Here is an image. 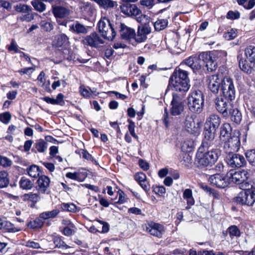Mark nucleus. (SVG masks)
Returning <instances> with one entry per match:
<instances>
[{"mask_svg": "<svg viewBox=\"0 0 255 255\" xmlns=\"http://www.w3.org/2000/svg\"><path fill=\"white\" fill-rule=\"evenodd\" d=\"M41 28L46 31H51L53 28V24L50 21L43 20L40 23Z\"/></svg>", "mask_w": 255, "mask_h": 255, "instance_id": "52", "label": "nucleus"}, {"mask_svg": "<svg viewBox=\"0 0 255 255\" xmlns=\"http://www.w3.org/2000/svg\"><path fill=\"white\" fill-rule=\"evenodd\" d=\"M236 108L234 107L233 104L232 103V101L228 104L226 107L224 109L223 112L222 113V115L223 118L226 119L229 118L230 115L232 113V111L235 109Z\"/></svg>", "mask_w": 255, "mask_h": 255, "instance_id": "44", "label": "nucleus"}, {"mask_svg": "<svg viewBox=\"0 0 255 255\" xmlns=\"http://www.w3.org/2000/svg\"><path fill=\"white\" fill-rule=\"evenodd\" d=\"M121 11L128 16H136L140 15V10L134 4L123 3L120 5Z\"/></svg>", "mask_w": 255, "mask_h": 255, "instance_id": "17", "label": "nucleus"}, {"mask_svg": "<svg viewBox=\"0 0 255 255\" xmlns=\"http://www.w3.org/2000/svg\"><path fill=\"white\" fill-rule=\"evenodd\" d=\"M204 101L203 94L201 91H193L188 98V107L189 110L193 113H201L204 105Z\"/></svg>", "mask_w": 255, "mask_h": 255, "instance_id": "3", "label": "nucleus"}, {"mask_svg": "<svg viewBox=\"0 0 255 255\" xmlns=\"http://www.w3.org/2000/svg\"><path fill=\"white\" fill-rule=\"evenodd\" d=\"M186 71L179 69L174 72L169 79L168 88L180 93L188 91L190 85Z\"/></svg>", "mask_w": 255, "mask_h": 255, "instance_id": "1", "label": "nucleus"}, {"mask_svg": "<svg viewBox=\"0 0 255 255\" xmlns=\"http://www.w3.org/2000/svg\"><path fill=\"white\" fill-rule=\"evenodd\" d=\"M82 155L83 158L91 161L96 165H98V162L96 159H95V158L93 157L87 150H83L82 151Z\"/></svg>", "mask_w": 255, "mask_h": 255, "instance_id": "53", "label": "nucleus"}, {"mask_svg": "<svg viewBox=\"0 0 255 255\" xmlns=\"http://www.w3.org/2000/svg\"><path fill=\"white\" fill-rule=\"evenodd\" d=\"M11 163V161L8 158L0 155V165L3 167L10 166Z\"/></svg>", "mask_w": 255, "mask_h": 255, "instance_id": "59", "label": "nucleus"}, {"mask_svg": "<svg viewBox=\"0 0 255 255\" xmlns=\"http://www.w3.org/2000/svg\"><path fill=\"white\" fill-rule=\"evenodd\" d=\"M63 98L64 95L62 93H59L57 95L55 99L51 98L49 97H45L42 98V100L48 104H51L52 105H63L64 104Z\"/></svg>", "mask_w": 255, "mask_h": 255, "instance_id": "27", "label": "nucleus"}, {"mask_svg": "<svg viewBox=\"0 0 255 255\" xmlns=\"http://www.w3.org/2000/svg\"><path fill=\"white\" fill-rule=\"evenodd\" d=\"M11 119V116L8 112L0 114V121L4 124H7L9 123Z\"/></svg>", "mask_w": 255, "mask_h": 255, "instance_id": "57", "label": "nucleus"}, {"mask_svg": "<svg viewBox=\"0 0 255 255\" xmlns=\"http://www.w3.org/2000/svg\"><path fill=\"white\" fill-rule=\"evenodd\" d=\"M150 32V29L146 26L139 27L137 34L135 33L133 38L137 43L143 42L147 39L146 35Z\"/></svg>", "mask_w": 255, "mask_h": 255, "instance_id": "21", "label": "nucleus"}, {"mask_svg": "<svg viewBox=\"0 0 255 255\" xmlns=\"http://www.w3.org/2000/svg\"><path fill=\"white\" fill-rule=\"evenodd\" d=\"M193 142L191 140L184 141L182 145V149L185 151H190L193 147Z\"/></svg>", "mask_w": 255, "mask_h": 255, "instance_id": "61", "label": "nucleus"}, {"mask_svg": "<svg viewBox=\"0 0 255 255\" xmlns=\"http://www.w3.org/2000/svg\"><path fill=\"white\" fill-rule=\"evenodd\" d=\"M211 184L218 188H225L229 184L227 175L215 174L210 176L208 179Z\"/></svg>", "mask_w": 255, "mask_h": 255, "instance_id": "16", "label": "nucleus"}, {"mask_svg": "<svg viewBox=\"0 0 255 255\" xmlns=\"http://www.w3.org/2000/svg\"><path fill=\"white\" fill-rule=\"evenodd\" d=\"M183 197L186 200L187 204V208L189 209L191 206L194 204L195 201L192 196V191L191 189H185L183 192Z\"/></svg>", "mask_w": 255, "mask_h": 255, "instance_id": "29", "label": "nucleus"}, {"mask_svg": "<svg viewBox=\"0 0 255 255\" xmlns=\"http://www.w3.org/2000/svg\"><path fill=\"white\" fill-rule=\"evenodd\" d=\"M246 156L249 163L255 166V149L248 150L246 153Z\"/></svg>", "mask_w": 255, "mask_h": 255, "instance_id": "47", "label": "nucleus"}, {"mask_svg": "<svg viewBox=\"0 0 255 255\" xmlns=\"http://www.w3.org/2000/svg\"><path fill=\"white\" fill-rule=\"evenodd\" d=\"M172 96L173 98L171 102L170 113L172 116H174L180 115L184 109L183 97L181 95L175 93L173 94Z\"/></svg>", "mask_w": 255, "mask_h": 255, "instance_id": "9", "label": "nucleus"}, {"mask_svg": "<svg viewBox=\"0 0 255 255\" xmlns=\"http://www.w3.org/2000/svg\"><path fill=\"white\" fill-rule=\"evenodd\" d=\"M14 7L15 9L17 11L20 12L26 13L28 12L30 9L29 7L27 5L22 4H17L16 6H15Z\"/></svg>", "mask_w": 255, "mask_h": 255, "instance_id": "58", "label": "nucleus"}, {"mask_svg": "<svg viewBox=\"0 0 255 255\" xmlns=\"http://www.w3.org/2000/svg\"><path fill=\"white\" fill-rule=\"evenodd\" d=\"M70 29L77 33H85L87 32V29L84 25L76 22L70 26Z\"/></svg>", "mask_w": 255, "mask_h": 255, "instance_id": "41", "label": "nucleus"}, {"mask_svg": "<svg viewBox=\"0 0 255 255\" xmlns=\"http://www.w3.org/2000/svg\"><path fill=\"white\" fill-rule=\"evenodd\" d=\"M210 53L211 54L213 58L216 59V61L218 59L220 60L226 57L227 56V52L225 51H215Z\"/></svg>", "mask_w": 255, "mask_h": 255, "instance_id": "49", "label": "nucleus"}, {"mask_svg": "<svg viewBox=\"0 0 255 255\" xmlns=\"http://www.w3.org/2000/svg\"><path fill=\"white\" fill-rule=\"evenodd\" d=\"M62 208L63 209L70 212H75L76 210V206L73 203H65L63 204Z\"/></svg>", "mask_w": 255, "mask_h": 255, "instance_id": "62", "label": "nucleus"}, {"mask_svg": "<svg viewBox=\"0 0 255 255\" xmlns=\"http://www.w3.org/2000/svg\"><path fill=\"white\" fill-rule=\"evenodd\" d=\"M3 229L8 232L15 233L19 231V229L15 227L10 222L4 220Z\"/></svg>", "mask_w": 255, "mask_h": 255, "instance_id": "45", "label": "nucleus"}, {"mask_svg": "<svg viewBox=\"0 0 255 255\" xmlns=\"http://www.w3.org/2000/svg\"><path fill=\"white\" fill-rule=\"evenodd\" d=\"M203 147H200L196 154L198 166L200 167H210L217 160L218 156L215 151L204 152Z\"/></svg>", "mask_w": 255, "mask_h": 255, "instance_id": "2", "label": "nucleus"}, {"mask_svg": "<svg viewBox=\"0 0 255 255\" xmlns=\"http://www.w3.org/2000/svg\"><path fill=\"white\" fill-rule=\"evenodd\" d=\"M199 60L203 61V64L205 65L207 70L209 72L215 70L217 68V63L216 59L213 58L210 52H204L200 54Z\"/></svg>", "mask_w": 255, "mask_h": 255, "instance_id": "14", "label": "nucleus"}, {"mask_svg": "<svg viewBox=\"0 0 255 255\" xmlns=\"http://www.w3.org/2000/svg\"><path fill=\"white\" fill-rule=\"evenodd\" d=\"M240 16V13L238 11H229L227 14L228 19H238Z\"/></svg>", "mask_w": 255, "mask_h": 255, "instance_id": "60", "label": "nucleus"}, {"mask_svg": "<svg viewBox=\"0 0 255 255\" xmlns=\"http://www.w3.org/2000/svg\"><path fill=\"white\" fill-rule=\"evenodd\" d=\"M34 146L37 151L40 153L46 152L48 147L47 142L41 139L37 140Z\"/></svg>", "mask_w": 255, "mask_h": 255, "instance_id": "31", "label": "nucleus"}, {"mask_svg": "<svg viewBox=\"0 0 255 255\" xmlns=\"http://www.w3.org/2000/svg\"><path fill=\"white\" fill-rule=\"evenodd\" d=\"M140 3L141 5L148 8H151L154 4L153 0H142L140 1Z\"/></svg>", "mask_w": 255, "mask_h": 255, "instance_id": "63", "label": "nucleus"}, {"mask_svg": "<svg viewBox=\"0 0 255 255\" xmlns=\"http://www.w3.org/2000/svg\"><path fill=\"white\" fill-rule=\"evenodd\" d=\"M50 178L45 175L40 176L37 181V186L36 189L39 194L48 193L49 187Z\"/></svg>", "mask_w": 255, "mask_h": 255, "instance_id": "19", "label": "nucleus"}, {"mask_svg": "<svg viewBox=\"0 0 255 255\" xmlns=\"http://www.w3.org/2000/svg\"><path fill=\"white\" fill-rule=\"evenodd\" d=\"M45 74L44 72L41 71L39 74L37 80L38 81V85L43 87L45 82Z\"/></svg>", "mask_w": 255, "mask_h": 255, "instance_id": "64", "label": "nucleus"}, {"mask_svg": "<svg viewBox=\"0 0 255 255\" xmlns=\"http://www.w3.org/2000/svg\"><path fill=\"white\" fill-rule=\"evenodd\" d=\"M182 126L184 130L190 134H197L200 131L202 122L196 116L188 114L182 122Z\"/></svg>", "mask_w": 255, "mask_h": 255, "instance_id": "4", "label": "nucleus"}, {"mask_svg": "<svg viewBox=\"0 0 255 255\" xmlns=\"http://www.w3.org/2000/svg\"><path fill=\"white\" fill-rule=\"evenodd\" d=\"M31 4L34 8L39 11H43L45 9L46 5L42 0H33Z\"/></svg>", "mask_w": 255, "mask_h": 255, "instance_id": "46", "label": "nucleus"}, {"mask_svg": "<svg viewBox=\"0 0 255 255\" xmlns=\"http://www.w3.org/2000/svg\"><path fill=\"white\" fill-rule=\"evenodd\" d=\"M228 232L231 238L233 237H239L241 234L240 231L236 226L230 227L228 229Z\"/></svg>", "mask_w": 255, "mask_h": 255, "instance_id": "50", "label": "nucleus"}, {"mask_svg": "<svg viewBox=\"0 0 255 255\" xmlns=\"http://www.w3.org/2000/svg\"><path fill=\"white\" fill-rule=\"evenodd\" d=\"M59 213V211L57 209H55L51 211H47L43 212L40 214V217L44 220L48 219L51 218H54Z\"/></svg>", "mask_w": 255, "mask_h": 255, "instance_id": "42", "label": "nucleus"}, {"mask_svg": "<svg viewBox=\"0 0 255 255\" xmlns=\"http://www.w3.org/2000/svg\"><path fill=\"white\" fill-rule=\"evenodd\" d=\"M237 36V31L235 29H231L224 34V37L228 40L235 38Z\"/></svg>", "mask_w": 255, "mask_h": 255, "instance_id": "48", "label": "nucleus"}, {"mask_svg": "<svg viewBox=\"0 0 255 255\" xmlns=\"http://www.w3.org/2000/svg\"><path fill=\"white\" fill-rule=\"evenodd\" d=\"M225 97L230 100H233L235 97V89L232 79L225 77L222 79L221 89Z\"/></svg>", "mask_w": 255, "mask_h": 255, "instance_id": "8", "label": "nucleus"}, {"mask_svg": "<svg viewBox=\"0 0 255 255\" xmlns=\"http://www.w3.org/2000/svg\"><path fill=\"white\" fill-rule=\"evenodd\" d=\"M199 60L195 57L190 56L185 60L184 64L193 70H199L201 68V65L198 63Z\"/></svg>", "mask_w": 255, "mask_h": 255, "instance_id": "28", "label": "nucleus"}, {"mask_svg": "<svg viewBox=\"0 0 255 255\" xmlns=\"http://www.w3.org/2000/svg\"><path fill=\"white\" fill-rule=\"evenodd\" d=\"M227 164L232 168H239L246 164V160L242 155L237 153H227Z\"/></svg>", "mask_w": 255, "mask_h": 255, "instance_id": "12", "label": "nucleus"}, {"mask_svg": "<svg viewBox=\"0 0 255 255\" xmlns=\"http://www.w3.org/2000/svg\"><path fill=\"white\" fill-rule=\"evenodd\" d=\"M221 120L217 115H211L206 120L205 127L211 128L213 130H216L219 127Z\"/></svg>", "mask_w": 255, "mask_h": 255, "instance_id": "24", "label": "nucleus"}, {"mask_svg": "<svg viewBox=\"0 0 255 255\" xmlns=\"http://www.w3.org/2000/svg\"><path fill=\"white\" fill-rule=\"evenodd\" d=\"M231 127L229 124L226 123L223 124L221 128L220 131V138L221 139L225 141V139H223V138H225L226 136L228 137L229 135L231 134Z\"/></svg>", "mask_w": 255, "mask_h": 255, "instance_id": "32", "label": "nucleus"}, {"mask_svg": "<svg viewBox=\"0 0 255 255\" xmlns=\"http://www.w3.org/2000/svg\"><path fill=\"white\" fill-rule=\"evenodd\" d=\"M216 130L211 128L205 127L204 132L205 140L209 141H212L214 139Z\"/></svg>", "mask_w": 255, "mask_h": 255, "instance_id": "37", "label": "nucleus"}, {"mask_svg": "<svg viewBox=\"0 0 255 255\" xmlns=\"http://www.w3.org/2000/svg\"><path fill=\"white\" fill-rule=\"evenodd\" d=\"M168 24V21L165 19H158L154 23V27L156 31L165 29Z\"/></svg>", "mask_w": 255, "mask_h": 255, "instance_id": "35", "label": "nucleus"}, {"mask_svg": "<svg viewBox=\"0 0 255 255\" xmlns=\"http://www.w3.org/2000/svg\"><path fill=\"white\" fill-rule=\"evenodd\" d=\"M82 42L84 44L92 47L98 48L104 44V40L96 33H92L85 37Z\"/></svg>", "mask_w": 255, "mask_h": 255, "instance_id": "15", "label": "nucleus"}, {"mask_svg": "<svg viewBox=\"0 0 255 255\" xmlns=\"http://www.w3.org/2000/svg\"><path fill=\"white\" fill-rule=\"evenodd\" d=\"M239 204L252 206L255 202V190L248 188L240 192L234 198Z\"/></svg>", "mask_w": 255, "mask_h": 255, "instance_id": "6", "label": "nucleus"}, {"mask_svg": "<svg viewBox=\"0 0 255 255\" xmlns=\"http://www.w3.org/2000/svg\"><path fill=\"white\" fill-rule=\"evenodd\" d=\"M120 33L123 39L130 40L135 36V31L133 29L127 26L123 23L120 25Z\"/></svg>", "mask_w": 255, "mask_h": 255, "instance_id": "22", "label": "nucleus"}, {"mask_svg": "<svg viewBox=\"0 0 255 255\" xmlns=\"http://www.w3.org/2000/svg\"><path fill=\"white\" fill-rule=\"evenodd\" d=\"M223 78L218 74L208 76L206 82L209 90L214 94H217L221 89Z\"/></svg>", "mask_w": 255, "mask_h": 255, "instance_id": "10", "label": "nucleus"}, {"mask_svg": "<svg viewBox=\"0 0 255 255\" xmlns=\"http://www.w3.org/2000/svg\"><path fill=\"white\" fill-rule=\"evenodd\" d=\"M241 146V133L235 130L227 140H225L223 149L226 153L237 152Z\"/></svg>", "mask_w": 255, "mask_h": 255, "instance_id": "5", "label": "nucleus"}, {"mask_svg": "<svg viewBox=\"0 0 255 255\" xmlns=\"http://www.w3.org/2000/svg\"><path fill=\"white\" fill-rule=\"evenodd\" d=\"M229 183L241 184L245 182L249 177V173L247 171L243 170L242 171H230L227 174Z\"/></svg>", "mask_w": 255, "mask_h": 255, "instance_id": "13", "label": "nucleus"}, {"mask_svg": "<svg viewBox=\"0 0 255 255\" xmlns=\"http://www.w3.org/2000/svg\"><path fill=\"white\" fill-rule=\"evenodd\" d=\"M27 172L28 175L33 178L37 177L40 173L39 167L35 165H32L27 168Z\"/></svg>", "mask_w": 255, "mask_h": 255, "instance_id": "38", "label": "nucleus"}, {"mask_svg": "<svg viewBox=\"0 0 255 255\" xmlns=\"http://www.w3.org/2000/svg\"><path fill=\"white\" fill-rule=\"evenodd\" d=\"M99 32L105 38L112 40L116 36V32L109 19L104 17L98 22Z\"/></svg>", "mask_w": 255, "mask_h": 255, "instance_id": "7", "label": "nucleus"}, {"mask_svg": "<svg viewBox=\"0 0 255 255\" xmlns=\"http://www.w3.org/2000/svg\"><path fill=\"white\" fill-rule=\"evenodd\" d=\"M128 122L129 123L128 128L130 134L136 139H138V136L135 134L134 131L135 124L130 120H128Z\"/></svg>", "mask_w": 255, "mask_h": 255, "instance_id": "55", "label": "nucleus"}, {"mask_svg": "<svg viewBox=\"0 0 255 255\" xmlns=\"http://www.w3.org/2000/svg\"><path fill=\"white\" fill-rule=\"evenodd\" d=\"M245 55L247 59L255 67V46L250 45L245 49Z\"/></svg>", "mask_w": 255, "mask_h": 255, "instance_id": "26", "label": "nucleus"}, {"mask_svg": "<svg viewBox=\"0 0 255 255\" xmlns=\"http://www.w3.org/2000/svg\"><path fill=\"white\" fill-rule=\"evenodd\" d=\"M146 230L150 235L159 238L162 237V235L165 232L164 228L162 225L154 222L148 224Z\"/></svg>", "mask_w": 255, "mask_h": 255, "instance_id": "18", "label": "nucleus"}, {"mask_svg": "<svg viewBox=\"0 0 255 255\" xmlns=\"http://www.w3.org/2000/svg\"><path fill=\"white\" fill-rule=\"evenodd\" d=\"M43 225V222L39 218H36L28 224V227L32 229H37L41 228Z\"/></svg>", "mask_w": 255, "mask_h": 255, "instance_id": "43", "label": "nucleus"}, {"mask_svg": "<svg viewBox=\"0 0 255 255\" xmlns=\"http://www.w3.org/2000/svg\"><path fill=\"white\" fill-rule=\"evenodd\" d=\"M53 242L55 247L58 248L68 249L70 248L59 237H55L53 239Z\"/></svg>", "mask_w": 255, "mask_h": 255, "instance_id": "51", "label": "nucleus"}, {"mask_svg": "<svg viewBox=\"0 0 255 255\" xmlns=\"http://www.w3.org/2000/svg\"><path fill=\"white\" fill-rule=\"evenodd\" d=\"M53 45L57 47H64L63 51V57L66 59L71 58L72 52L66 46L69 43V38L65 34H60L57 35L53 41Z\"/></svg>", "mask_w": 255, "mask_h": 255, "instance_id": "11", "label": "nucleus"}, {"mask_svg": "<svg viewBox=\"0 0 255 255\" xmlns=\"http://www.w3.org/2000/svg\"><path fill=\"white\" fill-rule=\"evenodd\" d=\"M19 186L21 189L27 190L32 188L33 184L29 179L23 177L19 181Z\"/></svg>", "mask_w": 255, "mask_h": 255, "instance_id": "33", "label": "nucleus"}, {"mask_svg": "<svg viewBox=\"0 0 255 255\" xmlns=\"http://www.w3.org/2000/svg\"><path fill=\"white\" fill-rule=\"evenodd\" d=\"M52 12L56 17L63 18L68 16L70 11L67 8L61 6H55L52 8Z\"/></svg>", "mask_w": 255, "mask_h": 255, "instance_id": "25", "label": "nucleus"}, {"mask_svg": "<svg viewBox=\"0 0 255 255\" xmlns=\"http://www.w3.org/2000/svg\"><path fill=\"white\" fill-rule=\"evenodd\" d=\"M66 177L79 181H82L83 180L80 177V173L79 172H68L66 174Z\"/></svg>", "mask_w": 255, "mask_h": 255, "instance_id": "56", "label": "nucleus"}, {"mask_svg": "<svg viewBox=\"0 0 255 255\" xmlns=\"http://www.w3.org/2000/svg\"><path fill=\"white\" fill-rule=\"evenodd\" d=\"M8 184V173L4 171L0 172V188L5 187Z\"/></svg>", "mask_w": 255, "mask_h": 255, "instance_id": "40", "label": "nucleus"}, {"mask_svg": "<svg viewBox=\"0 0 255 255\" xmlns=\"http://www.w3.org/2000/svg\"><path fill=\"white\" fill-rule=\"evenodd\" d=\"M134 179L146 192L150 190V186L146 180L145 174L142 172H138L134 175Z\"/></svg>", "mask_w": 255, "mask_h": 255, "instance_id": "23", "label": "nucleus"}, {"mask_svg": "<svg viewBox=\"0 0 255 255\" xmlns=\"http://www.w3.org/2000/svg\"><path fill=\"white\" fill-rule=\"evenodd\" d=\"M94 1L96 2L100 6L105 9L113 8L114 7L116 3L112 0H96Z\"/></svg>", "mask_w": 255, "mask_h": 255, "instance_id": "34", "label": "nucleus"}, {"mask_svg": "<svg viewBox=\"0 0 255 255\" xmlns=\"http://www.w3.org/2000/svg\"><path fill=\"white\" fill-rule=\"evenodd\" d=\"M232 100L222 96L217 97L214 100L215 107L218 112L222 114L224 109Z\"/></svg>", "mask_w": 255, "mask_h": 255, "instance_id": "20", "label": "nucleus"}, {"mask_svg": "<svg viewBox=\"0 0 255 255\" xmlns=\"http://www.w3.org/2000/svg\"><path fill=\"white\" fill-rule=\"evenodd\" d=\"M239 66L242 70L247 73H250L252 70H255V67L253 66V63H250V65H249L247 62L243 61H240Z\"/></svg>", "mask_w": 255, "mask_h": 255, "instance_id": "39", "label": "nucleus"}, {"mask_svg": "<svg viewBox=\"0 0 255 255\" xmlns=\"http://www.w3.org/2000/svg\"><path fill=\"white\" fill-rule=\"evenodd\" d=\"M80 92L84 97L90 98L91 97V91H90V88L89 87L81 86L80 87Z\"/></svg>", "mask_w": 255, "mask_h": 255, "instance_id": "54", "label": "nucleus"}, {"mask_svg": "<svg viewBox=\"0 0 255 255\" xmlns=\"http://www.w3.org/2000/svg\"><path fill=\"white\" fill-rule=\"evenodd\" d=\"M39 193H29L28 194H24L22 195L21 198L24 201H31L33 203H36L40 200V196Z\"/></svg>", "mask_w": 255, "mask_h": 255, "instance_id": "30", "label": "nucleus"}, {"mask_svg": "<svg viewBox=\"0 0 255 255\" xmlns=\"http://www.w3.org/2000/svg\"><path fill=\"white\" fill-rule=\"evenodd\" d=\"M231 120L234 123L239 124L242 120V114L237 108L234 109L230 115Z\"/></svg>", "mask_w": 255, "mask_h": 255, "instance_id": "36", "label": "nucleus"}]
</instances>
